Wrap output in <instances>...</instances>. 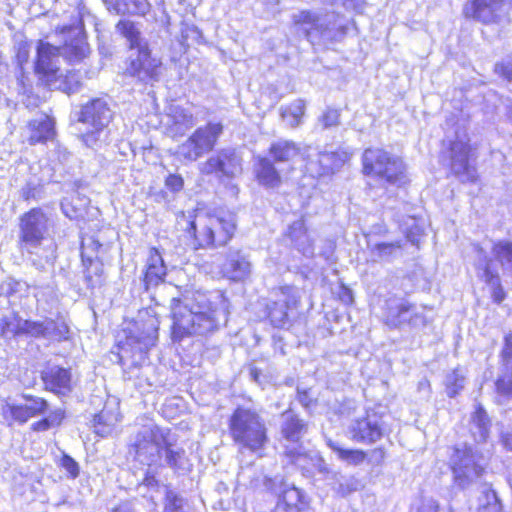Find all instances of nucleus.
<instances>
[{
	"label": "nucleus",
	"instance_id": "nucleus-1",
	"mask_svg": "<svg viewBox=\"0 0 512 512\" xmlns=\"http://www.w3.org/2000/svg\"><path fill=\"white\" fill-rule=\"evenodd\" d=\"M173 339L203 335L216 330L228 315V302L220 292L197 293L193 299H173L171 304Z\"/></svg>",
	"mask_w": 512,
	"mask_h": 512
},
{
	"label": "nucleus",
	"instance_id": "nucleus-2",
	"mask_svg": "<svg viewBox=\"0 0 512 512\" xmlns=\"http://www.w3.org/2000/svg\"><path fill=\"white\" fill-rule=\"evenodd\" d=\"M89 46L84 37L78 34L62 47L40 41L37 46L35 73L39 81L50 89L61 90L67 94L76 92L80 87V76L73 71L64 73L58 63L60 57L74 63L84 59Z\"/></svg>",
	"mask_w": 512,
	"mask_h": 512
},
{
	"label": "nucleus",
	"instance_id": "nucleus-3",
	"mask_svg": "<svg viewBox=\"0 0 512 512\" xmlns=\"http://www.w3.org/2000/svg\"><path fill=\"white\" fill-rule=\"evenodd\" d=\"M171 432L168 428L156 424L143 426L136 434L131 451L134 460L148 466L145 477L139 486L140 490L147 489L144 497L155 502L157 495L161 494V484L156 478L157 471L163 467L161 463L162 451L165 445L170 444Z\"/></svg>",
	"mask_w": 512,
	"mask_h": 512
},
{
	"label": "nucleus",
	"instance_id": "nucleus-4",
	"mask_svg": "<svg viewBox=\"0 0 512 512\" xmlns=\"http://www.w3.org/2000/svg\"><path fill=\"white\" fill-rule=\"evenodd\" d=\"M178 224L195 237L199 247H218L226 245L234 235L236 224L230 214L212 215L203 209L182 212Z\"/></svg>",
	"mask_w": 512,
	"mask_h": 512
},
{
	"label": "nucleus",
	"instance_id": "nucleus-5",
	"mask_svg": "<svg viewBox=\"0 0 512 512\" xmlns=\"http://www.w3.org/2000/svg\"><path fill=\"white\" fill-rule=\"evenodd\" d=\"M229 431L240 451L259 453L269 438L265 420L251 407H237L229 420Z\"/></svg>",
	"mask_w": 512,
	"mask_h": 512
},
{
	"label": "nucleus",
	"instance_id": "nucleus-6",
	"mask_svg": "<svg viewBox=\"0 0 512 512\" xmlns=\"http://www.w3.org/2000/svg\"><path fill=\"white\" fill-rule=\"evenodd\" d=\"M140 23L122 19L116 24V31L126 40L130 50L137 51L131 60L130 72L141 80H156L160 74V61L152 58L148 42L142 34Z\"/></svg>",
	"mask_w": 512,
	"mask_h": 512
},
{
	"label": "nucleus",
	"instance_id": "nucleus-7",
	"mask_svg": "<svg viewBox=\"0 0 512 512\" xmlns=\"http://www.w3.org/2000/svg\"><path fill=\"white\" fill-rule=\"evenodd\" d=\"M363 172L384 186L401 187L407 182L403 161L380 148H368L362 155Z\"/></svg>",
	"mask_w": 512,
	"mask_h": 512
},
{
	"label": "nucleus",
	"instance_id": "nucleus-8",
	"mask_svg": "<svg viewBox=\"0 0 512 512\" xmlns=\"http://www.w3.org/2000/svg\"><path fill=\"white\" fill-rule=\"evenodd\" d=\"M158 326L155 319H150L144 330L137 335H129L119 345V363L123 366L140 367L147 360L148 351L156 345Z\"/></svg>",
	"mask_w": 512,
	"mask_h": 512
},
{
	"label": "nucleus",
	"instance_id": "nucleus-9",
	"mask_svg": "<svg viewBox=\"0 0 512 512\" xmlns=\"http://www.w3.org/2000/svg\"><path fill=\"white\" fill-rule=\"evenodd\" d=\"M111 119L112 111L104 99H93L82 107L79 120L87 125L88 129L91 128L82 135L86 146L94 147L101 140Z\"/></svg>",
	"mask_w": 512,
	"mask_h": 512
},
{
	"label": "nucleus",
	"instance_id": "nucleus-10",
	"mask_svg": "<svg viewBox=\"0 0 512 512\" xmlns=\"http://www.w3.org/2000/svg\"><path fill=\"white\" fill-rule=\"evenodd\" d=\"M451 467L455 484L463 489L475 483L484 472L482 457L471 447L455 449L451 456Z\"/></svg>",
	"mask_w": 512,
	"mask_h": 512
},
{
	"label": "nucleus",
	"instance_id": "nucleus-11",
	"mask_svg": "<svg viewBox=\"0 0 512 512\" xmlns=\"http://www.w3.org/2000/svg\"><path fill=\"white\" fill-rule=\"evenodd\" d=\"M306 170L313 177H321L333 174L347 163L353 152L340 148L336 151H318L316 148H305Z\"/></svg>",
	"mask_w": 512,
	"mask_h": 512
},
{
	"label": "nucleus",
	"instance_id": "nucleus-12",
	"mask_svg": "<svg viewBox=\"0 0 512 512\" xmlns=\"http://www.w3.org/2000/svg\"><path fill=\"white\" fill-rule=\"evenodd\" d=\"M222 129L220 123H208L196 129L185 142L178 146L177 154L187 161H196L213 149Z\"/></svg>",
	"mask_w": 512,
	"mask_h": 512
},
{
	"label": "nucleus",
	"instance_id": "nucleus-13",
	"mask_svg": "<svg viewBox=\"0 0 512 512\" xmlns=\"http://www.w3.org/2000/svg\"><path fill=\"white\" fill-rule=\"evenodd\" d=\"M48 226V218L41 209H32L22 216L21 241L30 253L41 245L48 232Z\"/></svg>",
	"mask_w": 512,
	"mask_h": 512
},
{
	"label": "nucleus",
	"instance_id": "nucleus-14",
	"mask_svg": "<svg viewBox=\"0 0 512 512\" xmlns=\"http://www.w3.org/2000/svg\"><path fill=\"white\" fill-rule=\"evenodd\" d=\"M470 145L465 132L457 133L450 146L451 169L462 182H474L476 170L470 163Z\"/></svg>",
	"mask_w": 512,
	"mask_h": 512
},
{
	"label": "nucleus",
	"instance_id": "nucleus-15",
	"mask_svg": "<svg viewBox=\"0 0 512 512\" xmlns=\"http://www.w3.org/2000/svg\"><path fill=\"white\" fill-rule=\"evenodd\" d=\"M348 432L351 439L356 442L375 443L385 432L383 418L374 411H366L364 415L351 421Z\"/></svg>",
	"mask_w": 512,
	"mask_h": 512
},
{
	"label": "nucleus",
	"instance_id": "nucleus-16",
	"mask_svg": "<svg viewBox=\"0 0 512 512\" xmlns=\"http://www.w3.org/2000/svg\"><path fill=\"white\" fill-rule=\"evenodd\" d=\"M467 18L483 24L500 23L507 18L508 11L504 0H469L463 10Z\"/></svg>",
	"mask_w": 512,
	"mask_h": 512
},
{
	"label": "nucleus",
	"instance_id": "nucleus-17",
	"mask_svg": "<svg viewBox=\"0 0 512 512\" xmlns=\"http://www.w3.org/2000/svg\"><path fill=\"white\" fill-rule=\"evenodd\" d=\"M274 300L268 305V316L275 327L288 323V312L296 307L299 295L293 286H282L272 292Z\"/></svg>",
	"mask_w": 512,
	"mask_h": 512
},
{
	"label": "nucleus",
	"instance_id": "nucleus-18",
	"mask_svg": "<svg viewBox=\"0 0 512 512\" xmlns=\"http://www.w3.org/2000/svg\"><path fill=\"white\" fill-rule=\"evenodd\" d=\"M203 174H215L219 179L235 178L242 172L240 158L231 150H222L200 165Z\"/></svg>",
	"mask_w": 512,
	"mask_h": 512
},
{
	"label": "nucleus",
	"instance_id": "nucleus-19",
	"mask_svg": "<svg viewBox=\"0 0 512 512\" xmlns=\"http://www.w3.org/2000/svg\"><path fill=\"white\" fill-rule=\"evenodd\" d=\"M24 398L28 401L24 405L6 403L2 406V415L6 421L25 423L30 418L46 412L48 404L44 399L27 395H24Z\"/></svg>",
	"mask_w": 512,
	"mask_h": 512
},
{
	"label": "nucleus",
	"instance_id": "nucleus-20",
	"mask_svg": "<svg viewBox=\"0 0 512 512\" xmlns=\"http://www.w3.org/2000/svg\"><path fill=\"white\" fill-rule=\"evenodd\" d=\"M412 304L400 297H389L382 307V320L391 329L400 328L407 323Z\"/></svg>",
	"mask_w": 512,
	"mask_h": 512
},
{
	"label": "nucleus",
	"instance_id": "nucleus-21",
	"mask_svg": "<svg viewBox=\"0 0 512 512\" xmlns=\"http://www.w3.org/2000/svg\"><path fill=\"white\" fill-rule=\"evenodd\" d=\"M285 455L291 463L299 467L304 474H313L314 472L323 473L326 471L324 460L317 452H306L302 445L289 447L286 446Z\"/></svg>",
	"mask_w": 512,
	"mask_h": 512
},
{
	"label": "nucleus",
	"instance_id": "nucleus-22",
	"mask_svg": "<svg viewBox=\"0 0 512 512\" xmlns=\"http://www.w3.org/2000/svg\"><path fill=\"white\" fill-rule=\"evenodd\" d=\"M331 18H333V15L319 16L310 11H300L294 14L293 21L296 25L301 26L306 37L313 41L314 38L326 34Z\"/></svg>",
	"mask_w": 512,
	"mask_h": 512
},
{
	"label": "nucleus",
	"instance_id": "nucleus-23",
	"mask_svg": "<svg viewBox=\"0 0 512 512\" xmlns=\"http://www.w3.org/2000/svg\"><path fill=\"white\" fill-rule=\"evenodd\" d=\"M305 423L292 411H286L281 416V443L286 452V446L301 445L300 440L305 432Z\"/></svg>",
	"mask_w": 512,
	"mask_h": 512
},
{
	"label": "nucleus",
	"instance_id": "nucleus-24",
	"mask_svg": "<svg viewBox=\"0 0 512 512\" xmlns=\"http://www.w3.org/2000/svg\"><path fill=\"white\" fill-rule=\"evenodd\" d=\"M196 124L193 113L179 105H171L167 112V131L172 137L182 136Z\"/></svg>",
	"mask_w": 512,
	"mask_h": 512
},
{
	"label": "nucleus",
	"instance_id": "nucleus-25",
	"mask_svg": "<svg viewBox=\"0 0 512 512\" xmlns=\"http://www.w3.org/2000/svg\"><path fill=\"white\" fill-rule=\"evenodd\" d=\"M36 321L23 320L12 313L0 319V334L5 339L26 335L36 337V329H33Z\"/></svg>",
	"mask_w": 512,
	"mask_h": 512
},
{
	"label": "nucleus",
	"instance_id": "nucleus-26",
	"mask_svg": "<svg viewBox=\"0 0 512 512\" xmlns=\"http://www.w3.org/2000/svg\"><path fill=\"white\" fill-rule=\"evenodd\" d=\"M223 272L231 280L242 281L250 276L251 263L240 251L230 250Z\"/></svg>",
	"mask_w": 512,
	"mask_h": 512
},
{
	"label": "nucleus",
	"instance_id": "nucleus-27",
	"mask_svg": "<svg viewBox=\"0 0 512 512\" xmlns=\"http://www.w3.org/2000/svg\"><path fill=\"white\" fill-rule=\"evenodd\" d=\"M502 359L503 369L496 382L497 392L504 396H512V334L505 336Z\"/></svg>",
	"mask_w": 512,
	"mask_h": 512
},
{
	"label": "nucleus",
	"instance_id": "nucleus-28",
	"mask_svg": "<svg viewBox=\"0 0 512 512\" xmlns=\"http://www.w3.org/2000/svg\"><path fill=\"white\" fill-rule=\"evenodd\" d=\"M166 274L167 268L164 264L162 255L156 248H151L146 261V270L144 275L146 285L157 286L164 281Z\"/></svg>",
	"mask_w": 512,
	"mask_h": 512
},
{
	"label": "nucleus",
	"instance_id": "nucleus-29",
	"mask_svg": "<svg viewBox=\"0 0 512 512\" xmlns=\"http://www.w3.org/2000/svg\"><path fill=\"white\" fill-rule=\"evenodd\" d=\"M477 267L482 271V277L492 288V296L495 302L500 303L505 298V292L500 285L497 271L493 267V262L488 261L483 256V250H478Z\"/></svg>",
	"mask_w": 512,
	"mask_h": 512
},
{
	"label": "nucleus",
	"instance_id": "nucleus-30",
	"mask_svg": "<svg viewBox=\"0 0 512 512\" xmlns=\"http://www.w3.org/2000/svg\"><path fill=\"white\" fill-rule=\"evenodd\" d=\"M89 245L82 242V262L85 267L84 278L89 287H95L102 283L103 280V264L98 260L97 257H93L88 254Z\"/></svg>",
	"mask_w": 512,
	"mask_h": 512
},
{
	"label": "nucleus",
	"instance_id": "nucleus-31",
	"mask_svg": "<svg viewBox=\"0 0 512 512\" xmlns=\"http://www.w3.org/2000/svg\"><path fill=\"white\" fill-rule=\"evenodd\" d=\"M287 235L296 249L304 256L312 257L314 255L313 242L307 234L303 220L293 222L288 228Z\"/></svg>",
	"mask_w": 512,
	"mask_h": 512
},
{
	"label": "nucleus",
	"instance_id": "nucleus-32",
	"mask_svg": "<svg viewBox=\"0 0 512 512\" xmlns=\"http://www.w3.org/2000/svg\"><path fill=\"white\" fill-rule=\"evenodd\" d=\"M29 129V143L32 145L51 140L55 135L53 120L44 114L32 120Z\"/></svg>",
	"mask_w": 512,
	"mask_h": 512
},
{
	"label": "nucleus",
	"instance_id": "nucleus-33",
	"mask_svg": "<svg viewBox=\"0 0 512 512\" xmlns=\"http://www.w3.org/2000/svg\"><path fill=\"white\" fill-rule=\"evenodd\" d=\"M43 379L52 391L65 394L71 390V373L61 367H53L45 372Z\"/></svg>",
	"mask_w": 512,
	"mask_h": 512
},
{
	"label": "nucleus",
	"instance_id": "nucleus-34",
	"mask_svg": "<svg viewBox=\"0 0 512 512\" xmlns=\"http://www.w3.org/2000/svg\"><path fill=\"white\" fill-rule=\"evenodd\" d=\"M176 440L170 436V444L165 445L164 454L165 464L175 471L185 473L190 469V463L183 448L175 447Z\"/></svg>",
	"mask_w": 512,
	"mask_h": 512
},
{
	"label": "nucleus",
	"instance_id": "nucleus-35",
	"mask_svg": "<svg viewBox=\"0 0 512 512\" xmlns=\"http://www.w3.org/2000/svg\"><path fill=\"white\" fill-rule=\"evenodd\" d=\"M33 329H36V337L55 340L66 339L69 333V327L64 321H54L52 319L36 321Z\"/></svg>",
	"mask_w": 512,
	"mask_h": 512
},
{
	"label": "nucleus",
	"instance_id": "nucleus-36",
	"mask_svg": "<svg viewBox=\"0 0 512 512\" xmlns=\"http://www.w3.org/2000/svg\"><path fill=\"white\" fill-rule=\"evenodd\" d=\"M305 150L293 141L278 140L273 142L269 148V153L276 162H289L302 153L305 156Z\"/></svg>",
	"mask_w": 512,
	"mask_h": 512
},
{
	"label": "nucleus",
	"instance_id": "nucleus-37",
	"mask_svg": "<svg viewBox=\"0 0 512 512\" xmlns=\"http://www.w3.org/2000/svg\"><path fill=\"white\" fill-rule=\"evenodd\" d=\"M95 431L102 437L110 435L120 422V414L117 407L105 408L94 419Z\"/></svg>",
	"mask_w": 512,
	"mask_h": 512
},
{
	"label": "nucleus",
	"instance_id": "nucleus-38",
	"mask_svg": "<svg viewBox=\"0 0 512 512\" xmlns=\"http://www.w3.org/2000/svg\"><path fill=\"white\" fill-rule=\"evenodd\" d=\"M109 11L116 14L144 15L149 10L147 0H103Z\"/></svg>",
	"mask_w": 512,
	"mask_h": 512
},
{
	"label": "nucleus",
	"instance_id": "nucleus-39",
	"mask_svg": "<svg viewBox=\"0 0 512 512\" xmlns=\"http://www.w3.org/2000/svg\"><path fill=\"white\" fill-rule=\"evenodd\" d=\"M255 172L259 182L265 186L275 187L280 184V175L268 158L258 157Z\"/></svg>",
	"mask_w": 512,
	"mask_h": 512
},
{
	"label": "nucleus",
	"instance_id": "nucleus-40",
	"mask_svg": "<svg viewBox=\"0 0 512 512\" xmlns=\"http://www.w3.org/2000/svg\"><path fill=\"white\" fill-rule=\"evenodd\" d=\"M489 419L482 407H476L471 416L470 431L477 442L486 441L489 433Z\"/></svg>",
	"mask_w": 512,
	"mask_h": 512
},
{
	"label": "nucleus",
	"instance_id": "nucleus-41",
	"mask_svg": "<svg viewBox=\"0 0 512 512\" xmlns=\"http://www.w3.org/2000/svg\"><path fill=\"white\" fill-rule=\"evenodd\" d=\"M400 241L376 243L370 247L371 255L375 261H391L401 255Z\"/></svg>",
	"mask_w": 512,
	"mask_h": 512
},
{
	"label": "nucleus",
	"instance_id": "nucleus-42",
	"mask_svg": "<svg viewBox=\"0 0 512 512\" xmlns=\"http://www.w3.org/2000/svg\"><path fill=\"white\" fill-rule=\"evenodd\" d=\"M327 445L337 454L340 460L346 462L349 465H359L366 458L364 451L359 449H344L338 442L331 439L327 440Z\"/></svg>",
	"mask_w": 512,
	"mask_h": 512
},
{
	"label": "nucleus",
	"instance_id": "nucleus-43",
	"mask_svg": "<svg viewBox=\"0 0 512 512\" xmlns=\"http://www.w3.org/2000/svg\"><path fill=\"white\" fill-rule=\"evenodd\" d=\"M476 510L477 512H502L496 493L487 485L482 486Z\"/></svg>",
	"mask_w": 512,
	"mask_h": 512
},
{
	"label": "nucleus",
	"instance_id": "nucleus-44",
	"mask_svg": "<svg viewBox=\"0 0 512 512\" xmlns=\"http://www.w3.org/2000/svg\"><path fill=\"white\" fill-rule=\"evenodd\" d=\"M281 117L292 128L301 123L305 111V103L301 99L293 101L290 105L281 107Z\"/></svg>",
	"mask_w": 512,
	"mask_h": 512
},
{
	"label": "nucleus",
	"instance_id": "nucleus-45",
	"mask_svg": "<svg viewBox=\"0 0 512 512\" xmlns=\"http://www.w3.org/2000/svg\"><path fill=\"white\" fill-rule=\"evenodd\" d=\"M278 502L285 504V506L289 508H293L296 512H299L300 505L302 504V493L295 486L284 484V488L279 495Z\"/></svg>",
	"mask_w": 512,
	"mask_h": 512
},
{
	"label": "nucleus",
	"instance_id": "nucleus-46",
	"mask_svg": "<svg viewBox=\"0 0 512 512\" xmlns=\"http://www.w3.org/2000/svg\"><path fill=\"white\" fill-rule=\"evenodd\" d=\"M493 254L501 266L512 271V243L500 241L493 246Z\"/></svg>",
	"mask_w": 512,
	"mask_h": 512
},
{
	"label": "nucleus",
	"instance_id": "nucleus-47",
	"mask_svg": "<svg viewBox=\"0 0 512 512\" xmlns=\"http://www.w3.org/2000/svg\"><path fill=\"white\" fill-rule=\"evenodd\" d=\"M465 376L460 369H455L446 376L445 385L449 397H454L463 387Z\"/></svg>",
	"mask_w": 512,
	"mask_h": 512
},
{
	"label": "nucleus",
	"instance_id": "nucleus-48",
	"mask_svg": "<svg viewBox=\"0 0 512 512\" xmlns=\"http://www.w3.org/2000/svg\"><path fill=\"white\" fill-rule=\"evenodd\" d=\"M165 490L166 503L163 512H185L184 500L171 490Z\"/></svg>",
	"mask_w": 512,
	"mask_h": 512
},
{
	"label": "nucleus",
	"instance_id": "nucleus-49",
	"mask_svg": "<svg viewBox=\"0 0 512 512\" xmlns=\"http://www.w3.org/2000/svg\"><path fill=\"white\" fill-rule=\"evenodd\" d=\"M60 466L67 472L69 478L75 479L79 476V464L69 455L63 454L60 459Z\"/></svg>",
	"mask_w": 512,
	"mask_h": 512
},
{
	"label": "nucleus",
	"instance_id": "nucleus-50",
	"mask_svg": "<svg viewBox=\"0 0 512 512\" xmlns=\"http://www.w3.org/2000/svg\"><path fill=\"white\" fill-rule=\"evenodd\" d=\"M320 122L324 128H330L338 125L339 111L336 109H327L322 115Z\"/></svg>",
	"mask_w": 512,
	"mask_h": 512
},
{
	"label": "nucleus",
	"instance_id": "nucleus-51",
	"mask_svg": "<svg viewBox=\"0 0 512 512\" xmlns=\"http://www.w3.org/2000/svg\"><path fill=\"white\" fill-rule=\"evenodd\" d=\"M183 185L184 181L180 175L169 174L165 179V186L172 192H179Z\"/></svg>",
	"mask_w": 512,
	"mask_h": 512
},
{
	"label": "nucleus",
	"instance_id": "nucleus-52",
	"mask_svg": "<svg viewBox=\"0 0 512 512\" xmlns=\"http://www.w3.org/2000/svg\"><path fill=\"white\" fill-rule=\"evenodd\" d=\"M407 323L414 327L424 326L426 324V317L412 305Z\"/></svg>",
	"mask_w": 512,
	"mask_h": 512
},
{
	"label": "nucleus",
	"instance_id": "nucleus-53",
	"mask_svg": "<svg viewBox=\"0 0 512 512\" xmlns=\"http://www.w3.org/2000/svg\"><path fill=\"white\" fill-rule=\"evenodd\" d=\"M495 72L508 80H512V59L496 64Z\"/></svg>",
	"mask_w": 512,
	"mask_h": 512
},
{
	"label": "nucleus",
	"instance_id": "nucleus-54",
	"mask_svg": "<svg viewBox=\"0 0 512 512\" xmlns=\"http://www.w3.org/2000/svg\"><path fill=\"white\" fill-rule=\"evenodd\" d=\"M412 221H413V228L407 232L406 237L411 243L418 245L419 244V236L422 234V230L419 226L415 225L414 219H412Z\"/></svg>",
	"mask_w": 512,
	"mask_h": 512
},
{
	"label": "nucleus",
	"instance_id": "nucleus-55",
	"mask_svg": "<svg viewBox=\"0 0 512 512\" xmlns=\"http://www.w3.org/2000/svg\"><path fill=\"white\" fill-rule=\"evenodd\" d=\"M59 162H64L69 157V152L67 149L59 144H55L54 154Z\"/></svg>",
	"mask_w": 512,
	"mask_h": 512
},
{
	"label": "nucleus",
	"instance_id": "nucleus-56",
	"mask_svg": "<svg viewBox=\"0 0 512 512\" xmlns=\"http://www.w3.org/2000/svg\"><path fill=\"white\" fill-rule=\"evenodd\" d=\"M53 421L54 420L52 418H45V419H42V420H40L38 422H35L32 425V428L35 431H45V430H47V429H49L51 427V423Z\"/></svg>",
	"mask_w": 512,
	"mask_h": 512
},
{
	"label": "nucleus",
	"instance_id": "nucleus-57",
	"mask_svg": "<svg viewBox=\"0 0 512 512\" xmlns=\"http://www.w3.org/2000/svg\"><path fill=\"white\" fill-rule=\"evenodd\" d=\"M29 51L26 47H20L17 53V60L19 64L22 66L24 63L28 61Z\"/></svg>",
	"mask_w": 512,
	"mask_h": 512
},
{
	"label": "nucleus",
	"instance_id": "nucleus-58",
	"mask_svg": "<svg viewBox=\"0 0 512 512\" xmlns=\"http://www.w3.org/2000/svg\"><path fill=\"white\" fill-rule=\"evenodd\" d=\"M64 417V414L61 410L55 411L51 415H49L47 418H52L54 421L51 423V427L55 425H59Z\"/></svg>",
	"mask_w": 512,
	"mask_h": 512
},
{
	"label": "nucleus",
	"instance_id": "nucleus-59",
	"mask_svg": "<svg viewBox=\"0 0 512 512\" xmlns=\"http://www.w3.org/2000/svg\"><path fill=\"white\" fill-rule=\"evenodd\" d=\"M112 512H135V510L130 503H121Z\"/></svg>",
	"mask_w": 512,
	"mask_h": 512
},
{
	"label": "nucleus",
	"instance_id": "nucleus-60",
	"mask_svg": "<svg viewBox=\"0 0 512 512\" xmlns=\"http://www.w3.org/2000/svg\"><path fill=\"white\" fill-rule=\"evenodd\" d=\"M273 512H296V510H293V508L285 506V504L277 502Z\"/></svg>",
	"mask_w": 512,
	"mask_h": 512
},
{
	"label": "nucleus",
	"instance_id": "nucleus-61",
	"mask_svg": "<svg viewBox=\"0 0 512 512\" xmlns=\"http://www.w3.org/2000/svg\"><path fill=\"white\" fill-rule=\"evenodd\" d=\"M61 205H62V209H63V211L66 213V215H67L68 217L72 218L73 216H72V215H69V214L66 212V210H65V209H66V206H67V201L65 200L64 202H62V204H61Z\"/></svg>",
	"mask_w": 512,
	"mask_h": 512
},
{
	"label": "nucleus",
	"instance_id": "nucleus-62",
	"mask_svg": "<svg viewBox=\"0 0 512 512\" xmlns=\"http://www.w3.org/2000/svg\"><path fill=\"white\" fill-rule=\"evenodd\" d=\"M89 241L91 242V245L95 246L96 248L100 247L101 245L97 242H95L94 240L92 239H89Z\"/></svg>",
	"mask_w": 512,
	"mask_h": 512
},
{
	"label": "nucleus",
	"instance_id": "nucleus-63",
	"mask_svg": "<svg viewBox=\"0 0 512 512\" xmlns=\"http://www.w3.org/2000/svg\"><path fill=\"white\" fill-rule=\"evenodd\" d=\"M508 118L510 119V121H512V107L509 110Z\"/></svg>",
	"mask_w": 512,
	"mask_h": 512
},
{
	"label": "nucleus",
	"instance_id": "nucleus-64",
	"mask_svg": "<svg viewBox=\"0 0 512 512\" xmlns=\"http://www.w3.org/2000/svg\"><path fill=\"white\" fill-rule=\"evenodd\" d=\"M53 253H54V249H53V245H51V257H53Z\"/></svg>",
	"mask_w": 512,
	"mask_h": 512
}]
</instances>
